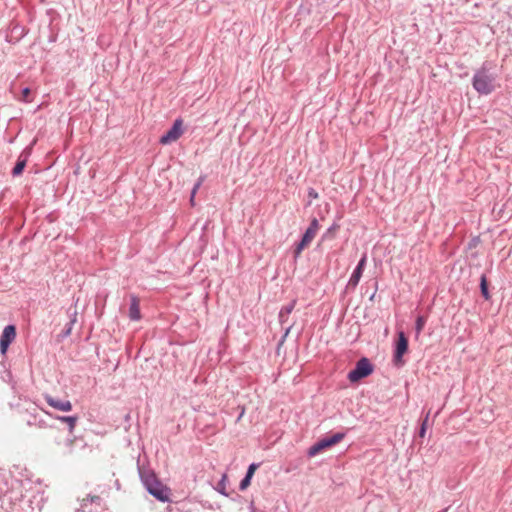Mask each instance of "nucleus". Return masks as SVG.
<instances>
[{
  "mask_svg": "<svg viewBox=\"0 0 512 512\" xmlns=\"http://www.w3.org/2000/svg\"><path fill=\"white\" fill-rule=\"evenodd\" d=\"M244 412H245V410H244V408H242V411H241L240 415L238 416L237 421H239L242 418V416L244 415Z\"/></svg>",
  "mask_w": 512,
  "mask_h": 512,
  "instance_id": "nucleus-31",
  "label": "nucleus"
},
{
  "mask_svg": "<svg viewBox=\"0 0 512 512\" xmlns=\"http://www.w3.org/2000/svg\"><path fill=\"white\" fill-rule=\"evenodd\" d=\"M408 351V338L403 331L398 332V339L393 352V363L395 366L404 365L403 356Z\"/></svg>",
  "mask_w": 512,
  "mask_h": 512,
  "instance_id": "nucleus-6",
  "label": "nucleus"
},
{
  "mask_svg": "<svg viewBox=\"0 0 512 512\" xmlns=\"http://www.w3.org/2000/svg\"><path fill=\"white\" fill-rule=\"evenodd\" d=\"M480 291L485 300H489L491 298L487 278L484 274L480 278Z\"/></svg>",
  "mask_w": 512,
  "mask_h": 512,
  "instance_id": "nucleus-16",
  "label": "nucleus"
},
{
  "mask_svg": "<svg viewBox=\"0 0 512 512\" xmlns=\"http://www.w3.org/2000/svg\"><path fill=\"white\" fill-rule=\"evenodd\" d=\"M498 75L492 61H484L472 78L473 88L481 95H489L497 88Z\"/></svg>",
  "mask_w": 512,
  "mask_h": 512,
  "instance_id": "nucleus-1",
  "label": "nucleus"
},
{
  "mask_svg": "<svg viewBox=\"0 0 512 512\" xmlns=\"http://www.w3.org/2000/svg\"><path fill=\"white\" fill-rule=\"evenodd\" d=\"M374 367L370 360L366 357H362L356 362L355 368L352 369L347 378L350 382H358L359 380L368 377L373 373Z\"/></svg>",
  "mask_w": 512,
  "mask_h": 512,
  "instance_id": "nucleus-4",
  "label": "nucleus"
},
{
  "mask_svg": "<svg viewBox=\"0 0 512 512\" xmlns=\"http://www.w3.org/2000/svg\"><path fill=\"white\" fill-rule=\"evenodd\" d=\"M54 418L63 423H66L68 425V430H69L70 434H73L74 429L79 421L78 415H71V416H58L57 415Z\"/></svg>",
  "mask_w": 512,
  "mask_h": 512,
  "instance_id": "nucleus-14",
  "label": "nucleus"
},
{
  "mask_svg": "<svg viewBox=\"0 0 512 512\" xmlns=\"http://www.w3.org/2000/svg\"><path fill=\"white\" fill-rule=\"evenodd\" d=\"M340 225L338 223H333L327 231L323 235V239L333 238L335 233L339 230Z\"/></svg>",
  "mask_w": 512,
  "mask_h": 512,
  "instance_id": "nucleus-18",
  "label": "nucleus"
},
{
  "mask_svg": "<svg viewBox=\"0 0 512 512\" xmlns=\"http://www.w3.org/2000/svg\"><path fill=\"white\" fill-rule=\"evenodd\" d=\"M105 503L98 495H87L80 504L78 512H104Z\"/></svg>",
  "mask_w": 512,
  "mask_h": 512,
  "instance_id": "nucleus-7",
  "label": "nucleus"
},
{
  "mask_svg": "<svg viewBox=\"0 0 512 512\" xmlns=\"http://www.w3.org/2000/svg\"><path fill=\"white\" fill-rule=\"evenodd\" d=\"M72 328H73V326H71L70 324L67 323L64 330L62 331V336L68 337L71 334Z\"/></svg>",
  "mask_w": 512,
  "mask_h": 512,
  "instance_id": "nucleus-26",
  "label": "nucleus"
},
{
  "mask_svg": "<svg viewBox=\"0 0 512 512\" xmlns=\"http://www.w3.org/2000/svg\"><path fill=\"white\" fill-rule=\"evenodd\" d=\"M67 313L69 314V317H70V321L68 322V324L73 326L77 321V311L75 308L73 310H72V308H69Z\"/></svg>",
  "mask_w": 512,
  "mask_h": 512,
  "instance_id": "nucleus-21",
  "label": "nucleus"
},
{
  "mask_svg": "<svg viewBox=\"0 0 512 512\" xmlns=\"http://www.w3.org/2000/svg\"><path fill=\"white\" fill-rule=\"evenodd\" d=\"M296 303H297V300L293 299L289 304L283 306L281 308V311H283V314H286V316H289L292 313V311L294 310Z\"/></svg>",
  "mask_w": 512,
  "mask_h": 512,
  "instance_id": "nucleus-19",
  "label": "nucleus"
},
{
  "mask_svg": "<svg viewBox=\"0 0 512 512\" xmlns=\"http://www.w3.org/2000/svg\"><path fill=\"white\" fill-rule=\"evenodd\" d=\"M429 414H430V412L427 413V415L425 416L424 420L421 423V427H420V430H419V436L420 437H424L425 436V433H426V430H427V425H428V420H429Z\"/></svg>",
  "mask_w": 512,
  "mask_h": 512,
  "instance_id": "nucleus-20",
  "label": "nucleus"
},
{
  "mask_svg": "<svg viewBox=\"0 0 512 512\" xmlns=\"http://www.w3.org/2000/svg\"><path fill=\"white\" fill-rule=\"evenodd\" d=\"M250 484H251V478L244 476V478L240 481L239 489L241 491H244L249 487Z\"/></svg>",
  "mask_w": 512,
  "mask_h": 512,
  "instance_id": "nucleus-22",
  "label": "nucleus"
},
{
  "mask_svg": "<svg viewBox=\"0 0 512 512\" xmlns=\"http://www.w3.org/2000/svg\"><path fill=\"white\" fill-rule=\"evenodd\" d=\"M16 338V327L14 325H7L0 336V352L5 354L10 344Z\"/></svg>",
  "mask_w": 512,
  "mask_h": 512,
  "instance_id": "nucleus-9",
  "label": "nucleus"
},
{
  "mask_svg": "<svg viewBox=\"0 0 512 512\" xmlns=\"http://www.w3.org/2000/svg\"><path fill=\"white\" fill-rule=\"evenodd\" d=\"M72 443H73V440H72V439H67V440L65 441V444H66V446H67V447H71Z\"/></svg>",
  "mask_w": 512,
  "mask_h": 512,
  "instance_id": "nucleus-29",
  "label": "nucleus"
},
{
  "mask_svg": "<svg viewBox=\"0 0 512 512\" xmlns=\"http://www.w3.org/2000/svg\"><path fill=\"white\" fill-rule=\"evenodd\" d=\"M128 316L131 321H139L141 319L140 300L134 294L130 295V306Z\"/></svg>",
  "mask_w": 512,
  "mask_h": 512,
  "instance_id": "nucleus-13",
  "label": "nucleus"
},
{
  "mask_svg": "<svg viewBox=\"0 0 512 512\" xmlns=\"http://www.w3.org/2000/svg\"><path fill=\"white\" fill-rule=\"evenodd\" d=\"M201 184H202V178H200V179L198 180V182L194 185V187H193V189H192V191H191V198H190V201H191V203H192V204H193V202H194V196H195V194H196L197 190L199 189V187L201 186Z\"/></svg>",
  "mask_w": 512,
  "mask_h": 512,
  "instance_id": "nucleus-24",
  "label": "nucleus"
},
{
  "mask_svg": "<svg viewBox=\"0 0 512 512\" xmlns=\"http://www.w3.org/2000/svg\"><path fill=\"white\" fill-rule=\"evenodd\" d=\"M138 471L140 479L148 493L158 501L168 502L171 494L170 488L160 482L151 469L138 465Z\"/></svg>",
  "mask_w": 512,
  "mask_h": 512,
  "instance_id": "nucleus-2",
  "label": "nucleus"
},
{
  "mask_svg": "<svg viewBox=\"0 0 512 512\" xmlns=\"http://www.w3.org/2000/svg\"><path fill=\"white\" fill-rule=\"evenodd\" d=\"M292 328V324L288 325L285 329V335H287L290 331V329Z\"/></svg>",
  "mask_w": 512,
  "mask_h": 512,
  "instance_id": "nucleus-30",
  "label": "nucleus"
},
{
  "mask_svg": "<svg viewBox=\"0 0 512 512\" xmlns=\"http://www.w3.org/2000/svg\"><path fill=\"white\" fill-rule=\"evenodd\" d=\"M366 261H367V256H366V254H363V256L359 260L357 266L355 267V269L347 283L346 289H355L356 288V286L358 285V283L362 277L363 271L365 269Z\"/></svg>",
  "mask_w": 512,
  "mask_h": 512,
  "instance_id": "nucleus-10",
  "label": "nucleus"
},
{
  "mask_svg": "<svg viewBox=\"0 0 512 512\" xmlns=\"http://www.w3.org/2000/svg\"><path fill=\"white\" fill-rule=\"evenodd\" d=\"M31 147H26L18 156L16 164L12 169V175L17 177L22 174L24 168L26 167L27 161L31 155Z\"/></svg>",
  "mask_w": 512,
  "mask_h": 512,
  "instance_id": "nucleus-11",
  "label": "nucleus"
},
{
  "mask_svg": "<svg viewBox=\"0 0 512 512\" xmlns=\"http://www.w3.org/2000/svg\"><path fill=\"white\" fill-rule=\"evenodd\" d=\"M308 196L312 199H317L319 197L318 192L313 188H309Z\"/></svg>",
  "mask_w": 512,
  "mask_h": 512,
  "instance_id": "nucleus-28",
  "label": "nucleus"
},
{
  "mask_svg": "<svg viewBox=\"0 0 512 512\" xmlns=\"http://www.w3.org/2000/svg\"><path fill=\"white\" fill-rule=\"evenodd\" d=\"M425 324H426V318L424 316H422V315H419L416 318V321H415L416 337H418L420 335V333L422 332Z\"/></svg>",
  "mask_w": 512,
  "mask_h": 512,
  "instance_id": "nucleus-17",
  "label": "nucleus"
},
{
  "mask_svg": "<svg viewBox=\"0 0 512 512\" xmlns=\"http://www.w3.org/2000/svg\"><path fill=\"white\" fill-rule=\"evenodd\" d=\"M46 402L56 410L68 412L72 410V403L69 400H62L52 397L49 394L44 395Z\"/></svg>",
  "mask_w": 512,
  "mask_h": 512,
  "instance_id": "nucleus-12",
  "label": "nucleus"
},
{
  "mask_svg": "<svg viewBox=\"0 0 512 512\" xmlns=\"http://www.w3.org/2000/svg\"><path fill=\"white\" fill-rule=\"evenodd\" d=\"M31 94V90L28 87L22 89V99L26 102H30L29 96Z\"/></svg>",
  "mask_w": 512,
  "mask_h": 512,
  "instance_id": "nucleus-25",
  "label": "nucleus"
},
{
  "mask_svg": "<svg viewBox=\"0 0 512 512\" xmlns=\"http://www.w3.org/2000/svg\"><path fill=\"white\" fill-rule=\"evenodd\" d=\"M278 317L280 324L283 326L287 322L289 316H286V314H283V311L280 310Z\"/></svg>",
  "mask_w": 512,
  "mask_h": 512,
  "instance_id": "nucleus-27",
  "label": "nucleus"
},
{
  "mask_svg": "<svg viewBox=\"0 0 512 512\" xmlns=\"http://www.w3.org/2000/svg\"><path fill=\"white\" fill-rule=\"evenodd\" d=\"M183 133L182 119L178 118L174 121L172 127L160 137V144L167 145L178 140Z\"/></svg>",
  "mask_w": 512,
  "mask_h": 512,
  "instance_id": "nucleus-8",
  "label": "nucleus"
},
{
  "mask_svg": "<svg viewBox=\"0 0 512 512\" xmlns=\"http://www.w3.org/2000/svg\"><path fill=\"white\" fill-rule=\"evenodd\" d=\"M319 222L316 218H313L304 232L301 241L296 245L294 249V257L300 256L301 252L312 242L319 230Z\"/></svg>",
  "mask_w": 512,
  "mask_h": 512,
  "instance_id": "nucleus-5",
  "label": "nucleus"
},
{
  "mask_svg": "<svg viewBox=\"0 0 512 512\" xmlns=\"http://www.w3.org/2000/svg\"><path fill=\"white\" fill-rule=\"evenodd\" d=\"M345 435L344 432H338L320 439L308 449V456L314 457L321 451L336 445L345 438Z\"/></svg>",
  "mask_w": 512,
  "mask_h": 512,
  "instance_id": "nucleus-3",
  "label": "nucleus"
},
{
  "mask_svg": "<svg viewBox=\"0 0 512 512\" xmlns=\"http://www.w3.org/2000/svg\"><path fill=\"white\" fill-rule=\"evenodd\" d=\"M227 484H228V477L226 474H223L220 481L217 483L215 490L219 492L220 494L228 497L229 493L227 492Z\"/></svg>",
  "mask_w": 512,
  "mask_h": 512,
  "instance_id": "nucleus-15",
  "label": "nucleus"
},
{
  "mask_svg": "<svg viewBox=\"0 0 512 512\" xmlns=\"http://www.w3.org/2000/svg\"><path fill=\"white\" fill-rule=\"evenodd\" d=\"M259 467V464L257 463H252L249 465L248 469H247V472L245 474V476L249 477L252 479L254 473H255V470Z\"/></svg>",
  "mask_w": 512,
  "mask_h": 512,
  "instance_id": "nucleus-23",
  "label": "nucleus"
}]
</instances>
